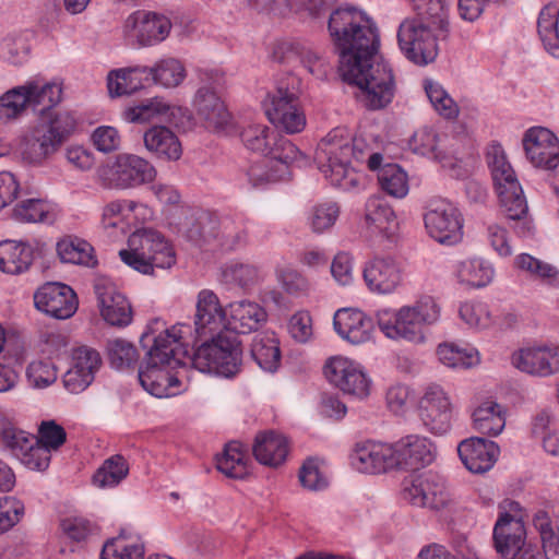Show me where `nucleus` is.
Returning <instances> with one entry per match:
<instances>
[{
    "label": "nucleus",
    "instance_id": "obj_8",
    "mask_svg": "<svg viewBox=\"0 0 559 559\" xmlns=\"http://www.w3.org/2000/svg\"><path fill=\"white\" fill-rule=\"evenodd\" d=\"M262 107L269 121L286 133H299L306 127V116L300 108L298 96L288 87L281 85L267 93Z\"/></svg>",
    "mask_w": 559,
    "mask_h": 559
},
{
    "label": "nucleus",
    "instance_id": "obj_44",
    "mask_svg": "<svg viewBox=\"0 0 559 559\" xmlns=\"http://www.w3.org/2000/svg\"><path fill=\"white\" fill-rule=\"evenodd\" d=\"M150 74L156 84L164 87H177L180 85L187 73L180 60L167 57L158 60L153 67H147Z\"/></svg>",
    "mask_w": 559,
    "mask_h": 559
},
{
    "label": "nucleus",
    "instance_id": "obj_34",
    "mask_svg": "<svg viewBox=\"0 0 559 559\" xmlns=\"http://www.w3.org/2000/svg\"><path fill=\"white\" fill-rule=\"evenodd\" d=\"M365 223L372 233L385 237L393 235L397 227L395 214L389 203L380 195H371L365 206Z\"/></svg>",
    "mask_w": 559,
    "mask_h": 559
},
{
    "label": "nucleus",
    "instance_id": "obj_61",
    "mask_svg": "<svg viewBox=\"0 0 559 559\" xmlns=\"http://www.w3.org/2000/svg\"><path fill=\"white\" fill-rule=\"evenodd\" d=\"M340 215V207L334 202L318 204L310 211L308 221L313 233L322 234L334 226Z\"/></svg>",
    "mask_w": 559,
    "mask_h": 559
},
{
    "label": "nucleus",
    "instance_id": "obj_9",
    "mask_svg": "<svg viewBox=\"0 0 559 559\" xmlns=\"http://www.w3.org/2000/svg\"><path fill=\"white\" fill-rule=\"evenodd\" d=\"M433 29L417 19H405L397 31V41L405 57L416 64L432 62L438 55Z\"/></svg>",
    "mask_w": 559,
    "mask_h": 559
},
{
    "label": "nucleus",
    "instance_id": "obj_17",
    "mask_svg": "<svg viewBox=\"0 0 559 559\" xmlns=\"http://www.w3.org/2000/svg\"><path fill=\"white\" fill-rule=\"evenodd\" d=\"M512 365L522 372L546 378L559 372V346L524 347L513 353Z\"/></svg>",
    "mask_w": 559,
    "mask_h": 559
},
{
    "label": "nucleus",
    "instance_id": "obj_54",
    "mask_svg": "<svg viewBox=\"0 0 559 559\" xmlns=\"http://www.w3.org/2000/svg\"><path fill=\"white\" fill-rule=\"evenodd\" d=\"M249 180L254 187L269 182L280 181L286 178V168L283 164L274 165L269 155L252 164L248 169Z\"/></svg>",
    "mask_w": 559,
    "mask_h": 559
},
{
    "label": "nucleus",
    "instance_id": "obj_51",
    "mask_svg": "<svg viewBox=\"0 0 559 559\" xmlns=\"http://www.w3.org/2000/svg\"><path fill=\"white\" fill-rule=\"evenodd\" d=\"M515 264L520 270L527 272L532 277L539 280L547 285H555L559 280V270L545 261L535 257L522 253L515 259Z\"/></svg>",
    "mask_w": 559,
    "mask_h": 559
},
{
    "label": "nucleus",
    "instance_id": "obj_38",
    "mask_svg": "<svg viewBox=\"0 0 559 559\" xmlns=\"http://www.w3.org/2000/svg\"><path fill=\"white\" fill-rule=\"evenodd\" d=\"M559 9L548 4L542 9L537 20L539 38L545 49L555 58H559Z\"/></svg>",
    "mask_w": 559,
    "mask_h": 559
},
{
    "label": "nucleus",
    "instance_id": "obj_1",
    "mask_svg": "<svg viewBox=\"0 0 559 559\" xmlns=\"http://www.w3.org/2000/svg\"><path fill=\"white\" fill-rule=\"evenodd\" d=\"M328 31L340 56V73L357 85L358 100L370 110L385 108L394 97L395 82L391 68L378 56L377 27L362 11L344 7L331 12Z\"/></svg>",
    "mask_w": 559,
    "mask_h": 559
},
{
    "label": "nucleus",
    "instance_id": "obj_13",
    "mask_svg": "<svg viewBox=\"0 0 559 559\" xmlns=\"http://www.w3.org/2000/svg\"><path fill=\"white\" fill-rule=\"evenodd\" d=\"M155 177L156 169L148 160L133 154H120L108 170L105 186L129 189L151 182Z\"/></svg>",
    "mask_w": 559,
    "mask_h": 559
},
{
    "label": "nucleus",
    "instance_id": "obj_23",
    "mask_svg": "<svg viewBox=\"0 0 559 559\" xmlns=\"http://www.w3.org/2000/svg\"><path fill=\"white\" fill-rule=\"evenodd\" d=\"M457 452L469 472L483 474L493 466L499 455V447L493 441L473 437L460 442Z\"/></svg>",
    "mask_w": 559,
    "mask_h": 559
},
{
    "label": "nucleus",
    "instance_id": "obj_49",
    "mask_svg": "<svg viewBox=\"0 0 559 559\" xmlns=\"http://www.w3.org/2000/svg\"><path fill=\"white\" fill-rule=\"evenodd\" d=\"M500 206L506 217L512 221H523L528 213V205L521 186H513L497 192Z\"/></svg>",
    "mask_w": 559,
    "mask_h": 559
},
{
    "label": "nucleus",
    "instance_id": "obj_15",
    "mask_svg": "<svg viewBox=\"0 0 559 559\" xmlns=\"http://www.w3.org/2000/svg\"><path fill=\"white\" fill-rule=\"evenodd\" d=\"M36 308L58 320L71 318L78 309L74 290L62 283H46L34 294Z\"/></svg>",
    "mask_w": 559,
    "mask_h": 559
},
{
    "label": "nucleus",
    "instance_id": "obj_30",
    "mask_svg": "<svg viewBox=\"0 0 559 559\" xmlns=\"http://www.w3.org/2000/svg\"><path fill=\"white\" fill-rule=\"evenodd\" d=\"M180 108L170 105L163 97H153L123 111V117L132 123L155 121L173 122Z\"/></svg>",
    "mask_w": 559,
    "mask_h": 559
},
{
    "label": "nucleus",
    "instance_id": "obj_40",
    "mask_svg": "<svg viewBox=\"0 0 559 559\" xmlns=\"http://www.w3.org/2000/svg\"><path fill=\"white\" fill-rule=\"evenodd\" d=\"M216 465L221 473L230 478L242 479L249 475L248 456L237 441L225 445L223 454L217 457Z\"/></svg>",
    "mask_w": 559,
    "mask_h": 559
},
{
    "label": "nucleus",
    "instance_id": "obj_16",
    "mask_svg": "<svg viewBox=\"0 0 559 559\" xmlns=\"http://www.w3.org/2000/svg\"><path fill=\"white\" fill-rule=\"evenodd\" d=\"M395 469L416 471L431 464L436 448L430 439L408 435L392 443Z\"/></svg>",
    "mask_w": 559,
    "mask_h": 559
},
{
    "label": "nucleus",
    "instance_id": "obj_57",
    "mask_svg": "<svg viewBox=\"0 0 559 559\" xmlns=\"http://www.w3.org/2000/svg\"><path fill=\"white\" fill-rule=\"evenodd\" d=\"M27 92L24 85L5 92L0 97V121L17 118L27 107Z\"/></svg>",
    "mask_w": 559,
    "mask_h": 559
},
{
    "label": "nucleus",
    "instance_id": "obj_27",
    "mask_svg": "<svg viewBox=\"0 0 559 559\" xmlns=\"http://www.w3.org/2000/svg\"><path fill=\"white\" fill-rule=\"evenodd\" d=\"M227 307L221 306L217 295L203 289L198 295L195 331L199 335L212 334L225 328Z\"/></svg>",
    "mask_w": 559,
    "mask_h": 559
},
{
    "label": "nucleus",
    "instance_id": "obj_58",
    "mask_svg": "<svg viewBox=\"0 0 559 559\" xmlns=\"http://www.w3.org/2000/svg\"><path fill=\"white\" fill-rule=\"evenodd\" d=\"M535 528L539 532L544 555L547 559H557L559 555V535L555 532L548 514L539 511L533 520Z\"/></svg>",
    "mask_w": 559,
    "mask_h": 559
},
{
    "label": "nucleus",
    "instance_id": "obj_21",
    "mask_svg": "<svg viewBox=\"0 0 559 559\" xmlns=\"http://www.w3.org/2000/svg\"><path fill=\"white\" fill-rule=\"evenodd\" d=\"M350 462L355 469L365 474H380L395 469L392 443L365 441L357 443Z\"/></svg>",
    "mask_w": 559,
    "mask_h": 559
},
{
    "label": "nucleus",
    "instance_id": "obj_10",
    "mask_svg": "<svg viewBox=\"0 0 559 559\" xmlns=\"http://www.w3.org/2000/svg\"><path fill=\"white\" fill-rule=\"evenodd\" d=\"M171 21L164 14L139 10L123 23V34L140 47H151L164 41L170 34Z\"/></svg>",
    "mask_w": 559,
    "mask_h": 559
},
{
    "label": "nucleus",
    "instance_id": "obj_47",
    "mask_svg": "<svg viewBox=\"0 0 559 559\" xmlns=\"http://www.w3.org/2000/svg\"><path fill=\"white\" fill-rule=\"evenodd\" d=\"M128 473L129 465L127 460L120 454H115L104 461L103 465L94 474L93 481L100 488L114 487L124 479Z\"/></svg>",
    "mask_w": 559,
    "mask_h": 559
},
{
    "label": "nucleus",
    "instance_id": "obj_59",
    "mask_svg": "<svg viewBox=\"0 0 559 559\" xmlns=\"http://www.w3.org/2000/svg\"><path fill=\"white\" fill-rule=\"evenodd\" d=\"M269 156L271 162L276 164H283L286 168V178L289 176V167L295 163H300L304 159L302 153L298 147L287 138L278 134L277 140L272 144Z\"/></svg>",
    "mask_w": 559,
    "mask_h": 559
},
{
    "label": "nucleus",
    "instance_id": "obj_6",
    "mask_svg": "<svg viewBox=\"0 0 559 559\" xmlns=\"http://www.w3.org/2000/svg\"><path fill=\"white\" fill-rule=\"evenodd\" d=\"M189 329L185 324H176L167 329L164 328L162 321H153L141 337L143 345L148 342L153 343L145 360L152 361V364H166L171 368L186 365V359L191 361L188 356V347L182 341L187 333L186 330Z\"/></svg>",
    "mask_w": 559,
    "mask_h": 559
},
{
    "label": "nucleus",
    "instance_id": "obj_35",
    "mask_svg": "<svg viewBox=\"0 0 559 559\" xmlns=\"http://www.w3.org/2000/svg\"><path fill=\"white\" fill-rule=\"evenodd\" d=\"M250 354L257 365L264 371L274 372L281 364L280 342L270 331L254 335Z\"/></svg>",
    "mask_w": 559,
    "mask_h": 559
},
{
    "label": "nucleus",
    "instance_id": "obj_39",
    "mask_svg": "<svg viewBox=\"0 0 559 559\" xmlns=\"http://www.w3.org/2000/svg\"><path fill=\"white\" fill-rule=\"evenodd\" d=\"M142 74H147V67H134L112 70L107 78L108 92L111 96L135 93L143 87Z\"/></svg>",
    "mask_w": 559,
    "mask_h": 559
},
{
    "label": "nucleus",
    "instance_id": "obj_28",
    "mask_svg": "<svg viewBox=\"0 0 559 559\" xmlns=\"http://www.w3.org/2000/svg\"><path fill=\"white\" fill-rule=\"evenodd\" d=\"M255 460L266 466L282 465L288 454V441L285 436L273 430L257 435L252 447Z\"/></svg>",
    "mask_w": 559,
    "mask_h": 559
},
{
    "label": "nucleus",
    "instance_id": "obj_26",
    "mask_svg": "<svg viewBox=\"0 0 559 559\" xmlns=\"http://www.w3.org/2000/svg\"><path fill=\"white\" fill-rule=\"evenodd\" d=\"M334 329L337 334L353 344H361L371 340L373 321L357 309H340L334 314Z\"/></svg>",
    "mask_w": 559,
    "mask_h": 559
},
{
    "label": "nucleus",
    "instance_id": "obj_64",
    "mask_svg": "<svg viewBox=\"0 0 559 559\" xmlns=\"http://www.w3.org/2000/svg\"><path fill=\"white\" fill-rule=\"evenodd\" d=\"M24 503L15 497L0 498V534L16 525L24 515Z\"/></svg>",
    "mask_w": 559,
    "mask_h": 559
},
{
    "label": "nucleus",
    "instance_id": "obj_22",
    "mask_svg": "<svg viewBox=\"0 0 559 559\" xmlns=\"http://www.w3.org/2000/svg\"><path fill=\"white\" fill-rule=\"evenodd\" d=\"M174 369L166 364H152L145 360L139 371L140 383L156 397L176 395L180 392V379L178 372H171Z\"/></svg>",
    "mask_w": 559,
    "mask_h": 559
},
{
    "label": "nucleus",
    "instance_id": "obj_37",
    "mask_svg": "<svg viewBox=\"0 0 559 559\" xmlns=\"http://www.w3.org/2000/svg\"><path fill=\"white\" fill-rule=\"evenodd\" d=\"M474 428L483 435L496 437L506 426L503 407L493 402L487 401L479 405L473 413Z\"/></svg>",
    "mask_w": 559,
    "mask_h": 559
},
{
    "label": "nucleus",
    "instance_id": "obj_7",
    "mask_svg": "<svg viewBox=\"0 0 559 559\" xmlns=\"http://www.w3.org/2000/svg\"><path fill=\"white\" fill-rule=\"evenodd\" d=\"M241 355L236 337L218 335L198 347L191 362L201 372L230 378L240 370Z\"/></svg>",
    "mask_w": 559,
    "mask_h": 559
},
{
    "label": "nucleus",
    "instance_id": "obj_62",
    "mask_svg": "<svg viewBox=\"0 0 559 559\" xmlns=\"http://www.w3.org/2000/svg\"><path fill=\"white\" fill-rule=\"evenodd\" d=\"M143 211L147 209L143 204H139L129 200H116L106 204L102 212V225L104 228L117 227L126 212Z\"/></svg>",
    "mask_w": 559,
    "mask_h": 559
},
{
    "label": "nucleus",
    "instance_id": "obj_2",
    "mask_svg": "<svg viewBox=\"0 0 559 559\" xmlns=\"http://www.w3.org/2000/svg\"><path fill=\"white\" fill-rule=\"evenodd\" d=\"M360 141L352 139L345 129L332 130L318 144L316 160L324 177L335 187L348 191L358 187L361 176L349 166L350 158H362Z\"/></svg>",
    "mask_w": 559,
    "mask_h": 559
},
{
    "label": "nucleus",
    "instance_id": "obj_43",
    "mask_svg": "<svg viewBox=\"0 0 559 559\" xmlns=\"http://www.w3.org/2000/svg\"><path fill=\"white\" fill-rule=\"evenodd\" d=\"M143 556L144 547L140 540L121 533L103 546L100 559H142Z\"/></svg>",
    "mask_w": 559,
    "mask_h": 559
},
{
    "label": "nucleus",
    "instance_id": "obj_60",
    "mask_svg": "<svg viewBox=\"0 0 559 559\" xmlns=\"http://www.w3.org/2000/svg\"><path fill=\"white\" fill-rule=\"evenodd\" d=\"M0 439L2 444L10 449L16 459H20V456L29 449L31 444H35L36 437L16 429L4 421L0 429Z\"/></svg>",
    "mask_w": 559,
    "mask_h": 559
},
{
    "label": "nucleus",
    "instance_id": "obj_31",
    "mask_svg": "<svg viewBox=\"0 0 559 559\" xmlns=\"http://www.w3.org/2000/svg\"><path fill=\"white\" fill-rule=\"evenodd\" d=\"M145 148L157 158L178 160L182 147L178 136L167 127L153 126L143 134Z\"/></svg>",
    "mask_w": 559,
    "mask_h": 559
},
{
    "label": "nucleus",
    "instance_id": "obj_56",
    "mask_svg": "<svg viewBox=\"0 0 559 559\" xmlns=\"http://www.w3.org/2000/svg\"><path fill=\"white\" fill-rule=\"evenodd\" d=\"M461 319L471 328L485 330L496 323L489 307L484 302H464L459 310Z\"/></svg>",
    "mask_w": 559,
    "mask_h": 559
},
{
    "label": "nucleus",
    "instance_id": "obj_46",
    "mask_svg": "<svg viewBox=\"0 0 559 559\" xmlns=\"http://www.w3.org/2000/svg\"><path fill=\"white\" fill-rule=\"evenodd\" d=\"M378 181L389 195L402 199L409 190L407 174L396 164H388L379 169Z\"/></svg>",
    "mask_w": 559,
    "mask_h": 559
},
{
    "label": "nucleus",
    "instance_id": "obj_63",
    "mask_svg": "<svg viewBox=\"0 0 559 559\" xmlns=\"http://www.w3.org/2000/svg\"><path fill=\"white\" fill-rule=\"evenodd\" d=\"M107 353L111 366L116 369L130 367L138 358L134 345L122 338L108 341Z\"/></svg>",
    "mask_w": 559,
    "mask_h": 559
},
{
    "label": "nucleus",
    "instance_id": "obj_11",
    "mask_svg": "<svg viewBox=\"0 0 559 559\" xmlns=\"http://www.w3.org/2000/svg\"><path fill=\"white\" fill-rule=\"evenodd\" d=\"M424 221L430 237L440 243L453 245L462 239L463 221L461 214L456 206L449 201L431 202Z\"/></svg>",
    "mask_w": 559,
    "mask_h": 559
},
{
    "label": "nucleus",
    "instance_id": "obj_50",
    "mask_svg": "<svg viewBox=\"0 0 559 559\" xmlns=\"http://www.w3.org/2000/svg\"><path fill=\"white\" fill-rule=\"evenodd\" d=\"M417 13V20L423 21L433 31L447 26V10L443 0H411Z\"/></svg>",
    "mask_w": 559,
    "mask_h": 559
},
{
    "label": "nucleus",
    "instance_id": "obj_25",
    "mask_svg": "<svg viewBox=\"0 0 559 559\" xmlns=\"http://www.w3.org/2000/svg\"><path fill=\"white\" fill-rule=\"evenodd\" d=\"M266 320L264 308L255 301L242 299L227 306L225 328L239 334H248L257 331Z\"/></svg>",
    "mask_w": 559,
    "mask_h": 559
},
{
    "label": "nucleus",
    "instance_id": "obj_36",
    "mask_svg": "<svg viewBox=\"0 0 559 559\" xmlns=\"http://www.w3.org/2000/svg\"><path fill=\"white\" fill-rule=\"evenodd\" d=\"M27 92V105L35 112L44 115H59L61 111L53 110V107L61 100L62 88L56 83L39 85L37 82L24 84Z\"/></svg>",
    "mask_w": 559,
    "mask_h": 559
},
{
    "label": "nucleus",
    "instance_id": "obj_45",
    "mask_svg": "<svg viewBox=\"0 0 559 559\" xmlns=\"http://www.w3.org/2000/svg\"><path fill=\"white\" fill-rule=\"evenodd\" d=\"M260 278V271L255 265L230 262L222 267L219 281L228 286L249 288L255 285Z\"/></svg>",
    "mask_w": 559,
    "mask_h": 559
},
{
    "label": "nucleus",
    "instance_id": "obj_12",
    "mask_svg": "<svg viewBox=\"0 0 559 559\" xmlns=\"http://www.w3.org/2000/svg\"><path fill=\"white\" fill-rule=\"evenodd\" d=\"M423 424L432 433L443 435L451 428L453 404L449 394L439 384L426 388L418 405Z\"/></svg>",
    "mask_w": 559,
    "mask_h": 559
},
{
    "label": "nucleus",
    "instance_id": "obj_4",
    "mask_svg": "<svg viewBox=\"0 0 559 559\" xmlns=\"http://www.w3.org/2000/svg\"><path fill=\"white\" fill-rule=\"evenodd\" d=\"M121 261L132 270L154 275L155 269H169L176 254L169 241L157 230L138 229L128 238V247L119 251Z\"/></svg>",
    "mask_w": 559,
    "mask_h": 559
},
{
    "label": "nucleus",
    "instance_id": "obj_5",
    "mask_svg": "<svg viewBox=\"0 0 559 559\" xmlns=\"http://www.w3.org/2000/svg\"><path fill=\"white\" fill-rule=\"evenodd\" d=\"M75 119L69 111L44 115L26 138L22 157L28 164L41 165L55 154L75 129Z\"/></svg>",
    "mask_w": 559,
    "mask_h": 559
},
{
    "label": "nucleus",
    "instance_id": "obj_52",
    "mask_svg": "<svg viewBox=\"0 0 559 559\" xmlns=\"http://www.w3.org/2000/svg\"><path fill=\"white\" fill-rule=\"evenodd\" d=\"M57 252L64 263L85 266H94L96 263L92 247L85 241L63 239L57 243Z\"/></svg>",
    "mask_w": 559,
    "mask_h": 559
},
{
    "label": "nucleus",
    "instance_id": "obj_32",
    "mask_svg": "<svg viewBox=\"0 0 559 559\" xmlns=\"http://www.w3.org/2000/svg\"><path fill=\"white\" fill-rule=\"evenodd\" d=\"M197 115L210 129H221L229 121V112L223 100L210 88L201 87L194 97Z\"/></svg>",
    "mask_w": 559,
    "mask_h": 559
},
{
    "label": "nucleus",
    "instance_id": "obj_3",
    "mask_svg": "<svg viewBox=\"0 0 559 559\" xmlns=\"http://www.w3.org/2000/svg\"><path fill=\"white\" fill-rule=\"evenodd\" d=\"M440 316L441 308L437 300L431 296H423L413 305L403 306L397 310H380L377 318L380 331L388 338L423 343V328L437 323Z\"/></svg>",
    "mask_w": 559,
    "mask_h": 559
},
{
    "label": "nucleus",
    "instance_id": "obj_19",
    "mask_svg": "<svg viewBox=\"0 0 559 559\" xmlns=\"http://www.w3.org/2000/svg\"><path fill=\"white\" fill-rule=\"evenodd\" d=\"M527 159L538 168L554 169L559 165V141L548 129L534 127L523 138Z\"/></svg>",
    "mask_w": 559,
    "mask_h": 559
},
{
    "label": "nucleus",
    "instance_id": "obj_29",
    "mask_svg": "<svg viewBox=\"0 0 559 559\" xmlns=\"http://www.w3.org/2000/svg\"><path fill=\"white\" fill-rule=\"evenodd\" d=\"M525 527L519 520L508 521L499 518L493 527V542L497 552L502 558L515 556V551L526 547Z\"/></svg>",
    "mask_w": 559,
    "mask_h": 559
},
{
    "label": "nucleus",
    "instance_id": "obj_20",
    "mask_svg": "<svg viewBox=\"0 0 559 559\" xmlns=\"http://www.w3.org/2000/svg\"><path fill=\"white\" fill-rule=\"evenodd\" d=\"M103 319L114 326H127L132 321V308L126 296L108 278H98L94 285Z\"/></svg>",
    "mask_w": 559,
    "mask_h": 559
},
{
    "label": "nucleus",
    "instance_id": "obj_48",
    "mask_svg": "<svg viewBox=\"0 0 559 559\" xmlns=\"http://www.w3.org/2000/svg\"><path fill=\"white\" fill-rule=\"evenodd\" d=\"M278 133L264 124H250L241 132V140L247 148L269 155Z\"/></svg>",
    "mask_w": 559,
    "mask_h": 559
},
{
    "label": "nucleus",
    "instance_id": "obj_42",
    "mask_svg": "<svg viewBox=\"0 0 559 559\" xmlns=\"http://www.w3.org/2000/svg\"><path fill=\"white\" fill-rule=\"evenodd\" d=\"M457 280L472 287H484L493 277L492 266L480 259H468L461 261L455 269Z\"/></svg>",
    "mask_w": 559,
    "mask_h": 559
},
{
    "label": "nucleus",
    "instance_id": "obj_18",
    "mask_svg": "<svg viewBox=\"0 0 559 559\" xmlns=\"http://www.w3.org/2000/svg\"><path fill=\"white\" fill-rule=\"evenodd\" d=\"M403 499L416 507L438 509L447 503L444 484L438 476L426 473L406 478Z\"/></svg>",
    "mask_w": 559,
    "mask_h": 559
},
{
    "label": "nucleus",
    "instance_id": "obj_41",
    "mask_svg": "<svg viewBox=\"0 0 559 559\" xmlns=\"http://www.w3.org/2000/svg\"><path fill=\"white\" fill-rule=\"evenodd\" d=\"M442 365L453 369H467L479 364L480 357L473 347H461L454 343H443L437 348Z\"/></svg>",
    "mask_w": 559,
    "mask_h": 559
},
{
    "label": "nucleus",
    "instance_id": "obj_33",
    "mask_svg": "<svg viewBox=\"0 0 559 559\" xmlns=\"http://www.w3.org/2000/svg\"><path fill=\"white\" fill-rule=\"evenodd\" d=\"M34 261L33 248L23 241L4 240L0 242V271L17 275L28 271Z\"/></svg>",
    "mask_w": 559,
    "mask_h": 559
},
{
    "label": "nucleus",
    "instance_id": "obj_53",
    "mask_svg": "<svg viewBox=\"0 0 559 559\" xmlns=\"http://www.w3.org/2000/svg\"><path fill=\"white\" fill-rule=\"evenodd\" d=\"M425 92L435 110L447 119H454L459 115V106L441 84L432 80L424 83Z\"/></svg>",
    "mask_w": 559,
    "mask_h": 559
},
{
    "label": "nucleus",
    "instance_id": "obj_14",
    "mask_svg": "<svg viewBox=\"0 0 559 559\" xmlns=\"http://www.w3.org/2000/svg\"><path fill=\"white\" fill-rule=\"evenodd\" d=\"M328 380L345 394L359 399L370 392V380L362 369L353 360L345 357H333L324 366Z\"/></svg>",
    "mask_w": 559,
    "mask_h": 559
},
{
    "label": "nucleus",
    "instance_id": "obj_24",
    "mask_svg": "<svg viewBox=\"0 0 559 559\" xmlns=\"http://www.w3.org/2000/svg\"><path fill=\"white\" fill-rule=\"evenodd\" d=\"M368 288L378 294L393 293L402 283V270L392 258H374L364 269Z\"/></svg>",
    "mask_w": 559,
    "mask_h": 559
},
{
    "label": "nucleus",
    "instance_id": "obj_55",
    "mask_svg": "<svg viewBox=\"0 0 559 559\" xmlns=\"http://www.w3.org/2000/svg\"><path fill=\"white\" fill-rule=\"evenodd\" d=\"M21 223H44L49 217V205L41 199H26L19 202L12 212Z\"/></svg>",
    "mask_w": 559,
    "mask_h": 559
}]
</instances>
